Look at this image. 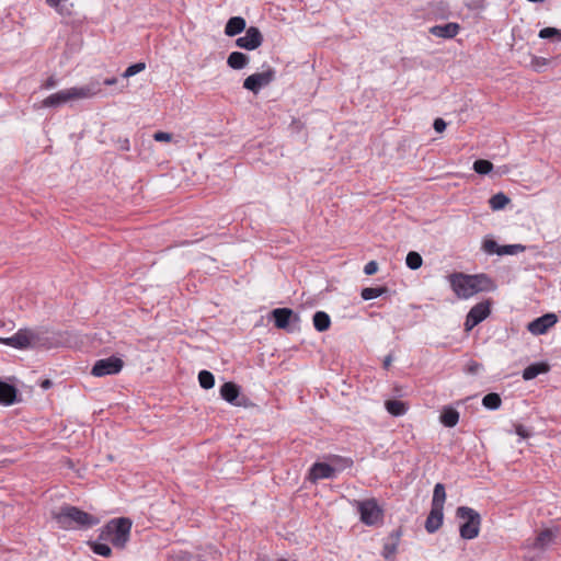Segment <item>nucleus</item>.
<instances>
[{
  "mask_svg": "<svg viewBox=\"0 0 561 561\" xmlns=\"http://www.w3.org/2000/svg\"><path fill=\"white\" fill-rule=\"evenodd\" d=\"M476 294L481 291H494L496 289L495 282L486 274L471 275Z\"/></svg>",
  "mask_w": 561,
  "mask_h": 561,
  "instance_id": "obj_19",
  "label": "nucleus"
},
{
  "mask_svg": "<svg viewBox=\"0 0 561 561\" xmlns=\"http://www.w3.org/2000/svg\"><path fill=\"white\" fill-rule=\"evenodd\" d=\"M336 468L327 462H316L309 471V479L317 481L321 479H332L335 477Z\"/></svg>",
  "mask_w": 561,
  "mask_h": 561,
  "instance_id": "obj_15",
  "label": "nucleus"
},
{
  "mask_svg": "<svg viewBox=\"0 0 561 561\" xmlns=\"http://www.w3.org/2000/svg\"><path fill=\"white\" fill-rule=\"evenodd\" d=\"M456 517L463 520L459 526L460 537L465 540H472L479 536L481 515L469 506H459L456 510Z\"/></svg>",
  "mask_w": 561,
  "mask_h": 561,
  "instance_id": "obj_4",
  "label": "nucleus"
},
{
  "mask_svg": "<svg viewBox=\"0 0 561 561\" xmlns=\"http://www.w3.org/2000/svg\"><path fill=\"white\" fill-rule=\"evenodd\" d=\"M449 283L453 290L459 298L467 299L476 295V291H473L474 285L471 275L454 273L449 275Z\"/></svg>",
  "mask_w": 561,
  "mask_h": 561,
  "instance_id": "obj_8",
  "label": "nucleus"
},
{
  "mask_svg": "<svg viewBox=\"0 0 561 561\" xmlns=\"http://www.w3.org/2000/svg\"><path fill=\"white\" fill-rule=\"evenodd\" d=\"M391 363H392V355L389 354L385 357L383 359V368L388 369L390 366H391Z\"/></svg>",
  "mask_w": 561,
  "mask_h": 561,
  "instance_id": "obj_51",
  "label": "nucleus"
},
{
  "mask_svg": "<svg viewBox=\"0 0 561 561\" xmlns=\"http://www.w3.org/2000/svg\"><path fill=\"white\" fill-rule=\"evenodd\" d=\"M41 388L44 390H48L53 387V381L50 379H44L39 383Z\"/></svg>",
  "mask_w": 561,
  "mask_h": 561,
  "instance_id": "obj_50",
  "label": "nucleus"
},
{
  "mask_svg": "<svg viewBox=\"0 0 561 561\" xmlns=\"http://www.w3.org/2000/svg\"><path fill=\"white\" fill-rule=\"evenodd\" d=\"M553 537L554 535L551 529H543L537 535L533 543V547L535 549H545L552 542Z\"/></svg>",
  "mask_w": 561,
  "mask_h": 561,
  "instance_id": "obj_28",
  "label": "nucleus"
},
{
  "mask_svg": "<svg viewBox=\"0 0 561 561\" xmlns=\"http://www.w3.org/2000/svg\"><path fill=\"white\" fill-rule=\"evenodd\" d=\"M145 68H146V64L145 62L133 64V65H130L129 67L126 68V70L123 73V77L124 78H130V77L139 73L140 71L145 70Z\"/></svg>",
  "mask_w": 561,
  "mask_h": 561,
  "instance_id": "obj_40",
  "label": "nucleus"
},
{
  "mask_svg": "<svg viewBox=\"0 0 561 561\" xmlns=\"http://www.w3.org/2000/svg\"><path fill=\"white\" fill-rule=\"evenodd\" d=\"M511 202L510 197L502 192L494 194L489 204L492 210H501Z\"/></svg>",
  "mask_w": 561,
  "mask_h": 561,
  "instance_id": "obj_30",
  "label": "nucleus"
},
{
  "mask_svg": "<svg viewBox=\"0 0 561 561\" xmlns=\"http://www.w3.org/2000/svg\"><path fill=\"white\" fill-rule=\"evenodd\" d=\"M439 420L444 426L454 427L459 421V412L451 407H445L440 413Z\"/></svg>",
  "mask_w": 561,
  "mask_h": 561,
  "instance_id": "obj_24",
  "label": "nucleus"
},
{
  "mask_svg": "<svg viewBox=\"0 0 561 561\" xmlns=\"http://www.w3.org/2000/svg\"><path fill=\"white\" fill-rule=\"evenodd\" d=\"M121 149L122 150H126L128 151L129 150V140L127 138H125L122 144H121Z\"/></svg>",
  "mask_w": 561,
  "mask_h": 561,
  "instance_id": "obj_53",
  "label": "nucleus"
},
{
  "mask_svg": "<svg viewBox=\"0 0 561 561\" xmlns=\"http://www.w3.org/2000/svg\"><path fill=\"white\" fill-rule=\"evenodd\" d=\"M18 401V389L5 381L0 380V404L11 405Z\"/></svg>",
  "mask_w": 561,
  "mask_h": 561,
  "instance_id": "obj_20",
  "label": "nucleus"
},
{
  "mask_svg": "<svg viewBox=\"0 0 561 561\" xmlns=\"http://www.w3.org/2000/svg\"><path fill=\"white\" fill-rule=\"evenodd\" d=\"M263 41L261 31L256 26H250L245 30L244 36L236 39V45L242 49L254 50L262 45Z\"/></svg>",
  "mask_w": 561,
  "mask_h": 561,
  "instance_id": "obj_11",
  "label": "nucleus"
},
{
  "mask_svg": "<svg viewBox=\"0 0 561 561\" xmlns=\"http://www.w3.org/2000/svg\"><path fill=\"white\" fill-rule=\"evenodd\" d=\"M445 500V485L443 483H436L433 491L432 507L444 510Z\"/></svg>",
  "mask_w": 561,
  "mask_h": 561,
  "instance_id": "obj_27",
  "label": "nucleus"
},
{
  "mask_svg": "<svg viewBox=\"0 0 561 561\" xmlns=\"http://www.w3.org/2000/svg\"><path fill=\"white\" fill-rule=\"evenodd\" d=\"M472 169L480 175H486L493 170V164L489 160L478 159L473 162Z\"/></svg>",
  "mask_w": 561,
  "mask_h": 561,
  "instance_id": "obj_32",
  "label": "nucleus"
},
{
  "mask_svg": "<svg viewBox=\"0 0 561 561\" xmlns=\"http://www.w3.org/2000/svg\"><path fill=\"white\" fill-rule=\"evenodd\" d=\"M37 340V334L32 330L20 329L14 335L10 337H0V343L18 350H22L36 346Z\"/></svg>",
  "mask_w": 561,
  "mask_h": 561,
  "instance_id": "obj_7",
  "label": "nucleus"
},
{
  "mask_svg": "<svg viewBox=\"0 0 561 561\" xmlns=\"http://www.w3.org/2000/svg\"><path fill=\"white\" fill-rule=\"evenodd\" d=\"M401 536H402L401 527H399L390 533L387 541L383 543V547H382L381 554L385 559L389 560L394 557V554L398 551V546H399Z\"/></svg>",
  "mask_w": 561,
  "mask_h": 561,
  "instance_id": "obj_16",
  "label": "nucleus"
},
{
  "mask_svg": "<svg viewBox=\"0 0 561 561\" xmlns=\"http://www.w3.org/2000/svg\"><path fill=\"white\" fill-rule=\"evenodd\" d=\"M51 518L65 530H85L100 523L99 517L69 504L60 506L58 511H51Z\"/></svg>",
  "mask_w": 561,
  "mask_h": 561,
  "instance_id": "obj_1",
  "label": "nucleus"
},
{
  "mask_svg": "<svg viewBox=\"0 0 561 561\" xmlns=\"http://www.w3.org/2000/svg\"><path fill=\"white\" fill-rule=\"evenodd\" d=\"M247 23L242 16H232L228 20L225 26V34L227 36H236L245 30Z\"/></svg>",
  "mask_w": 561,
  "mask_h": 561,
  "instance_id": "obj_21",
  "label": "nucleus"
},
{
  "mask_svg": "<svg viewBox=\"0 0 561 561\" xmlns=\"http://www.w3.org/2000/svg\"><path fill=\"white\" fill-rule=\"evenodd\" d=\"M549 370V365L540 362V363H534L527 366L523 370V379L524 380H531L535 379L540 374L547 373Z\"/></svg>",
  "mask_w": 561,
  "mask_h": 561,
  "instance_id": "obj_23",
  "label": "nucleus"
},
{
  "mask_svg": "<svg viewBox=\"0 0 561 561\" xmlns=\"http://www.w3.org/2000/svg\"><path fill=\"white\" fill-rule=\"evenodd\" d=\"M198 382L202 388L208 390L215 386V377L209 370H201L198 374Z\"/></svg>",
  "mask_w": 561,
  "mask_h": 561,
  "instance_id": "obj_33",
  "label": "nucleus"
},
{
  "mask_svg": "<svg viewBox=\"0 0 561 561\" xmlns=\"http://www.w3.org/2000/svg\"><path fill=\"white\" fill-rule=\"evenodd\" d=\"M405 263L409 268L415 271L422 266L423 259L420 253L410 251L405 257Z\"/></svg>",
  "mask_w": 561,
  "mask_h": 561,
  "instance_id": "obj_35",
  "label": "nucleus"
},
{
  "mask_svg": "<svg viewBox=\"0 0 561 561\" xmlns=\"http://www.w3.org/2000/svg\"><path fill=\"white\" fill-rule=\"evenodd\" d=\"M274 325L277 329L291 331L290 322L299 321V317L290 308H276L271 312Z\"/></svg>",
  "mask_w": 561,
  "mask_h": 561,
  "instance_id": "obj_12",
  "label": "nucleus"
},
{
  "mask_svg": "<svg viewBox=\"0 0 561 561\" xmlns=\"http://www.w3.org/2000/svg\"><path fill=\"white\" fill-rule=\"evenodd\" d=\"M482 367H483L482 364H480L476 360H471V362H469V364L466 367V373L470 374V375H476L482 369Z\"/></svg>",
  "mask_w": 561,
  "mask_h": 561,
  "instance_id": "obj_44",
  "label": "nucleus"
},
{
  "mask_svg": "<svg viewBox=\"0 0 561 561\" xmlns=\"http://www.w3.org/2000/svg\"><path fill=\"white\" fill-rule=\"evenodd\" d=\"M91 550L101 557L108 558L112 554V549L107 543L93 541L90 543Z\"/></svg>",
  "mask_w": 561,
  "mask_h": 561,
  "instance_id": "obj_36",
  "label": "nucleus"
},
{
  "mask_svg": "<svg viewBox=\"0 0 561 561\" xmlns=\"http://www.w3.org/2000/svg\"><path fill=\"white\" fill-rule=\"evenodd\" d=\"M124 366V362L116 356L99 359L94 363L91 374L95 377L118 374Z\"/></svg>",
  "mask_w": 561,
  "mask_h": 561,
  "instance_id": "obj_9",
  "label": "nucleus"
},
{
  "mask_svg": "<svg viewBox=\"0 0 561 561\" xmlns=\"http://www.w3.org/2000/svg\"><path fill=\"white\" fill-rule=\"evenodd\" d=\"M460 31V25L455 22L446 24L434 25L430 27V33L436 37L450 39L457 36Z\"/></svg>",
  "mask_w": 561,
  "mask_h": 561,
  "instance_id": "obj_17",
  "label": "nucleus"
},
{
  "mask_svg": "<svg viewBox=\"0 0 561 561\" xmlns=\"http://www.w3.org/2000/svg\"><path fill=\"white\" fill-rule=\"evenodd\" d=\"M526 249L523 244H506L501 247V255H515L524 252Z\"/></svg>",
  "mask_w": 561,
  "mask_h": 561,
  "instance_id": "obj_38",
  "label": "nucleus"
},
{
  "mask_svg": "<svg viewBox=\"0 0 561 561\" xmlns=\"http://www.w3.org/2000/svg\"><path fill=\"white\" fill-rule=\"evenodd\" d=\"M490 314V302L482 301L474 305L468 312L465 321V330L470 331L481 323Z\"/></svg>",
  "mask_w": 561,
  "mask_h": 561,
  "instance_id": "obj_10",
  "label": "nucleus"
},
{
  "mask_svg": "<svg viewBox=\"0 0 561 561\" xmlns=\"http://www.w3.org/2000/svg\"><path fill=\"white\" fill-rule=\"evenodd\" d=\"M485 0H465V4L471 10L484 8Z\"/></svg>",
  "mask_w": 561,
  "mask_h": 561,
  "instance_id": "obj_45",
  "label": "nucleus"
},
{
  "mask_svg": "<svg viewBox=\"0 0 561 561\" xmlns=\"http://www.w3.org/2000/svg\"><path fill=\"white\" fill-rule=\"evenodd\" d=\"M385 407L392 416L404 415L408 411V404L401 400H387Z\"/></svg>",
  "mask_w": 561,
  "mask_h": 561,
  "instance_id": "obj_26",
  "label": "nucleus"
},
{
  "mask_svg": "<svg viewBox=\"0 0 561 561\" xmlns=\"http://www.w3.org/2000/svg\"><path fill=\"white\" fill-rule=\"evenodd\" d=\"M264 69L262 72H255L247 77L243 81V88L257 94L260 90L264 87H267L275 80L276 71L265 64L263 65Z\"/></svg>",
  "mask_w": 561,
  "mask_h": 561,
  "instance_id": "obj_6",
  "label": "nucleus"
},
{
  "mask_svg": "<svg viewBox=\"0 0 561 561\" xmlns=\"http://www.w3.org/2000/svg\"><path fill=\"white\" fill-rule=\"evenodd\" d=\"M313 327L318 332H325L330 329L331 318L324 311H317L312 317Z\"/></svg>",
  "mask_w": 561,
  "mask_h": 561,
  "instance_id": "obj_25",
  "label": "nucleus"
},
{
  "mask_svg": "<svg viewBox=\"0 0 561 561\" xmlns=\"http://www.w3.org/2000/svg\"><path fill=\"white\" fill-rule=\"evenodd\" d=\"M360 515V520L367 526H375L383 518V511L375 499L354 501Z\"/></svg>",
  "mask_w": 561,
  "mask_h": 561,
  "instance_id": "obj_5",
  "label": "nucleus"
},
{
  "mask_svg": "<svg viewBox=\"0 0 561 561\" xmlns=\"http://www.w3.org/2000/svg\"><path fill=\"white\" fill-rule=\"evenodd\" d=\"M131 520L128 517L111 519L100 533L99 539L108 540L115 548L123 549L129 541Z\"/></svg>",
  "mask_w": 561,
  "mask_h": 561,
  "instance_id": "obj_3",
  "label": "nucleus"
},
{
  "mask_svg": "<svg viewBox=\"0 0 561 561\" xmlns=\"http://www.w3.org/2000/svg\"><path fill=\"white\" fill-rule=\"evenodd\" d=\"M515 432L517 435H519L523 438L528 437V432H527L526 427L522 424H518L515 426Z\"/></svg>",
  "mask_w": 561,
  "mask_h": 561,
  "instance_id": "obj_49",
  "label": "nucleus"
},
{
  "mask_svg": "<svg viewBox=\"0 0 561 561\" xmlns=\"http://www.w3.org/2000/svg\"><path fill=\"white\" fill-rule=\"evenodd\" d=\"M240 387L232 381L225 382L220 387V396L225 401L236 407H245V398L240 397Z\"/></svg>",
  "mask_w": 561,
  "mask_h": 561,
  "instance_id": "obj_13",
  "label": "nucleus"
},
{
  "mask_svg": "<svg viewBox=\"0 0 561 561\" xmlns=\"http://www.w3.org/2000/svg\"><path fill=\"white\" fill-rule=\"evenodd\" d=\"M117 78L116 77H112V78H106L104 81H103V84L104 85H114L117 83Z\"/></svg>",
  "mask_w": 561,
  "mask_h": 561,
  "instance_id": "obj_52",
  "label": "nucleus"
},
{
  "mask_svg": "<svg viewBox=\"0 0 561 561\" xmlns=\"http://www.w3.org/2000/svg\"><path fill=\"white\" fill-rule=\"evenodd\" d=\"M102 93L101 83L91 81L82 87H72L50 94L42 101V107H59L67 102L80 99H92Z\"/></svg>",
  "mask_w": 561,
  "mask_h": 561,
  "instance_id": "obj_2",
  "label": "nucleus"
},
{
  "mask_svg": "<svg viewBox=\"0 0 561 561\" xmlns=\"http://www.w3.org/2000/svg\"><path fill=\"white\" fill-rule=\"evenodd\" d=\"M501 247L497 244V242L493 239H484L482 243V249L488 254H497L501 255Z\"/></svg>",
  "mask_w": 561,
  "mask_h": 561,
  "instance_id": "obj_37",
  "label": "nucleus"
},
{
  "mask_svg": "<svg viewBox=\"0 0 561 561\" xmlns=\"http://www.w3.org/2000/svg\"><path fill=\"white\" fill-rule=\"evenodd\" d=\"M249 56L241 51H232L227 58V65L234 70H241L249 64Z\"/></svg>",
  "mask_w": 561,
  "mask_h": 561,
  "instance_id": "obj_22",
  "label": "nucleus"
},
{
  "mask_svg": "<svg viewBox=\"0 0 561 561\" xmlns=\"http://www.w3.org/2000/svg\"><path fill=\"white\" fill-rule=\"evenodd\" d=\"M389 289L386 286H379V287H365L362 289L360 297L364 300H371L377 297H380L388 293Z\"/></svg>",
  "mask_w": 561,
  "mask_h": 561,
  "instance_id": "obj_29",
  "label": "nucleus"
},
{
  "mask_svg": "<svg viewBox=\"0 0 561 561\" xmlns=\"http://www.w3.org/2000/svg\"><path fill=\"white\" fill-rule=\"evenodd\" d=\"M444 510L432 507L425 520V529L428 534L436 533L443 525Z\"/></svg>",
  "mask_w": 561,
  "mask_h": 561,
  "instance_id": "obj_18",
  "label": "nucleus"
},
{
  "mask_svg": "<svg viewBox=\"0 0 561 561\" xmlns=\"http://www.w3.org/2000/svg\"><path fill=\"white\" fill-rule=\"evenodd\" d=\"M58 82H59V80L56 78V76H50L41 84V89L42 90L54 89L55 87H57Z\"/></svg>",
  "mask_w": 561,
  "mask_h": 561,
  "instance_id": "obj_43",
  "label": "nucleus"
},
{
  "mask_svg": "<svg viewBox=\"0 0 561 561\" xmlns=\"http://www.w3.org/2000/svg\"><path fill=\"white\" fill-rule=\"evenodd\" d=\"M558 321L554 313H546L528 323L527 329L534 335L545 334Z\"/></svg>",
  "mask_w": 561,
  "mask_h": 561,
  "instance_id": "obj_14",
  "label": "nucleus"
},
{
  "mask_svg": "<svg viewBox=\"0 0 561 561\" xmlns=\"http://www.w3.org/2000/svg\"><path fill=\"white\" fill-rule=\"evenodd\" d=\"M377 271H378V264L376 261H369L364 267V273L366 275H373V274L377 273Z\"/></svg>",
  "mask_w": 561,
  "mask_h": 561,
  "instance_id": "obj_46",
  "label": "nucleus"
},
{
  "mask_svg": "<svg viewBox=\"0 0 561 561\" xmlns=\"http://www.w3.org/2000/svg\"><path fill=\"white\" fill-rule=\"evenodd\" d=\"M502 404V399L499 393L490 392L482 399V405L488 410H497Z\"/></svg>",
  "mask_w": 561,
  "mask_h": 561,
  "instance_id": "obj_31",
  "label": "nucleus"
},
{
  "mask_svg": "<svg viewBox=\"0 0 561 561\" xmlns=\"http://www.w3.org/2000/svg\"><path fill=\"white\" fill-rule=\"evenodd\" d=\"M433 127L436 133H443L446 129V122L443 118H436Z\"/></svg>",
  "mask_w": 561,
  "mask_h": 561,
  "instance_id": "obj_48",
  "label": "nucleus"
},
{
  "mask_svg": "<svg viewBox=\"0 0 561 561\" xmlns=\"http://www.w3.org/2000/svg\"><path fill=\"white\" fill-rule=\"evenodd\" d=\"M174 561H203L202 556L188 551H179L174 554Z\"/></svg>",
  "mask_w": 561,
  "mask_h": 561,
  "instance_id": "obj_39",
  "label": "nucleus"
},
{
  "mask_svg": "<svg viewBox=\"0 0 561 561\" xmlns=\"http://www.w3.org/2000/svg\"><path fill=\"white\" fill-rule=\"evenodd\" d=\"M332 462L336 466V470H343L353 466V460L351 458L341 456H334L332 458Z\"/></svg>",
  "mask_w": 561,
  "mask_h": 561,
  "instance_id": "obj_41",
  "label": "nucleus"
},
{
  "mask_svg": "<svg viewBox=\"0 0 561 561\" xmlns=\"http://www.w3.org/2000/svg\"><path fill=\"white\" fill-rule=\"evenodd\" d=\"M549 64V60L543 57L531 56L530 65L536 71H540Z\"/></svg>",
  "mask_w": 561,
  "mask_h": 561,
  "instance_id": "obj_42",
  "label": "nucleus"
},
{
  "mask_svg": "<svg viewBox=\"0 0 561 561\" xmlns=\"http://www.w3.org/2000/svg\"><path fill=\"white\" fill-rule=\"evenodd\" d=\"M538 36L542 39L561 42V31L556 27H543L539 31Z\"/></svg>",
  "mask_w": 561,
  "mask_h": 561,
  "instance_id": "obj_34",
  "label": "nucleus"
},
{
  "mask_svg": "<svg viewBox=\"0 0 561 561\" xmlns=\"http://www.w3.org/2000/svg\"><path fill=\"white\" fill-rule=\"evenodd\" d=\"M153 139L156 141H170L172 139V134L165 131H157L153 134Z\"/></svg>",
  "mask_w": 561,
  "mask_h": 561,
  "instance_id": "obj_47",
  "label": "nucleus"
}]
</instances>
